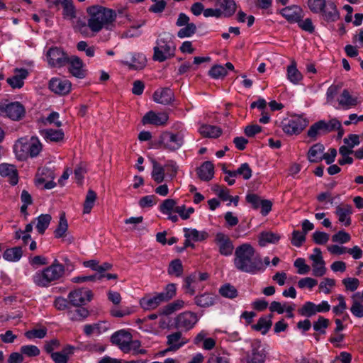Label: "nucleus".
Segmentation results:
<instances>
[{
	"label": "nucleus",
	"mask_w": 363,
	"mask_h": 363,
	"mask_svg": "<svg viewBox=\"0 0 363 363\" xmlns=\"http://www.w3.org/2000/svg\"><path fill=\"white\" fill-rule=\"evenodd\" d=\"M233 262L237 269L251 274L263 272L265 269L260 255L249 243L236 247Z\"/></svg>",
	"instance_id": "obj_1"
},
{
	"label": "nucleus",
	"mask_w": 363,
	"mask_h": 363,
	"mask_svg": "<svg viewBox=\"0 0 363 363\" xmlns=\"http://www.w3.org/2000/svg\"><path fill=\"white\" fill-rule=\"evenodd\" d=\"M87 12L90 16L88 26L93 32H99L103 28L111 29L116 18L114 10L99 5L88 8Z\"/></svg>",
	"instance_id": "obj_2"
},
{
	"label": "nucleus",
	"mask_w": 363,
	"mask_h": 363,
	"mask_svg": "<svg viewBox=\"0 0 363 363\" xmlns=\"http://www.w3.org/2000/svg\"><path fill=\"white\" fill-rule=\"evenodd\" d=\"M65 266L55 259L51 265L38 271L33 277V282L38 286L47 287L52 282L60 280L65 274Z\"/></svg>",
	"instance_id": "obj_3"
},
{
	"label": "nucleus",
	"mask_w": 363,
	"mask_h": 363,
	"mask_svg": "<svg viewBox=\"0 0 363 363\" xmlns=\"http://www.w3.org/2000/svg\"><path fill=\"white\" fill-rule=\"evenodd\" d=\"M153 60L162 62L174 55L176 46L171 34L164 33L156 40L154 47Z\"/></svg>",
	"instance_id": "obj_4"
},
{
	"label": "nucleus",
	"mask_w": 363,
	"mask_h": 363,
	"mask_svg": "<svg viewBox=\"0 0 363 363\" xmlns=\"http://www.w3.org/2000/svg\"><path fill=\"white\" fill-rule=\"evenodd\" d=\"M176 284H169L161 293H157L153 296H146L140 299L141 307L147 311L153 310L162 303L167 302L176 295Z\"/></svg>",
	"instance_id": "obj_5"
},
{
	"label": "nucleus",
	"mask_w": 363,
	"mask_h": 363,
	"mask_svg": "<svg viewBox=\"0 0 363 363\" xmlns=\"http://www.w3.org/2000/svg\"><path fill=\"white\" fill-rule=\"evenodd\" d=\"M184 144V137L182 133L164 132L160 136L158 145L160 147L170 152L179 150Z\"/></svg>",
	"instance_id": "obj_6"
},
{
	"label": "nucleus",
	"mask_w": 363,
	"mask_h": 363,
	"mask_svg": "<svg viewBox=\"0 0 363 363\" xmlns=\"http://www.w3.org/2000/svg\"><path fill=\"white\" fill-rule=\"evenodd\" d=\"M308 121L301 116L285 119L281 122L283 131L289 135H298L306 127Z\"/></svg>",
	"instance_id": "obj_7"
},
{
	"label": "nucleus",
	"mask_w": 363,
	"mask_h": 363,
	"mask_svg": "<svg viewBox=\"0 0 363 363\" xmlns=\"http://www.w3.org/2000/svg\"><path fill=\"white\" fill-rule=\"evenodd\" d=\"M67 298L72 306L79 307L91 301L93 293L90 289L79 288L70 291Z\"/></svg>",
	"instance_id": "obj_8"
},
{
	"label": "nucleus",
	"mask_w": 363,
	"mask_h": 363,
	"mask_svg": "<svg viewBox=\"0 0 363 363\" xmlns=\"http://www.w3.org/2000/svg\"><path fill=\"white\" fill-rule=\"evenodd\" d=\"M47 60L51 67H62L68 62L67 55L60 48L52 47L47 52Z\"/></svg>",
	"instance_id": "obj_9"
},
{
	"label": "nucleus",
	"mask_w": 363,
	"mask_h": 363,
	"mask_svg": "<svg viewBox=\"0 0 363 363\" xmlns=\"http://www.w3.org/2000/svg\"><path fill=\"white\" fill-rule=\"evenodd\" d=\"M266 358V352L258 340H255L251 343V350L246 355L247 363H264Z\"/></svg>",
	"instance_id": "obj_10"
},
{
	"label": "nucleus",
	"mask_w": 363,
	"mask_h": 363,
	"mask_svg": "<svg viewBox=\"0 0 363 363\" xmlns=\"http://www.w3.org/2000/svg\"><path fill=\"white\" fill-rule=\"evenodd\" d=\"M196 313L191 311H185L179 314L175 318V327L188 331L194 328L198 322Z\"/></svg>",
	"instance_id": "obj_11"
},
{
	"label": "nucleus",
	"mask_w": 363,
	"mask_h": 363,
	"mask_svg": "<svg viewBox=\"0 0 363 363\" xmlns=\"http://www.w3.org/2000/svg\"><path fill=\"white\" fill-rule=\"evenodd\" d=\"M25 108L19 102L3 104V116H6L13 121H19L25 116Z\"/></svg>",
	"instance_id": "obj_12"
},
{
	"label": "nucleus",
	"mask_w": 363,
	"mask_h": 363,
	"mask_svg": "<svg viewBox=\"0 0 363 363\" xmlns=\"http://www.w3.org/2000/svg\"><path fill=\"white\" fill-rule=\"evenodd\" d=\"M215 242L220 255L228 257L233 254L234 246L227 235L223 233H218L216 235Z\"/></svg>",
	"instance_id": "obj_13"
},
{
	"label": "nucleus",
	"mask_w": 363,
	"mask_h": 363,
	"mask_svg": "<svg viewBox=\"0 0 363 363\" xmlns=\"http://www.w3.org/2000/svg\"><path fill=\"white\" fill-rule=\"evenodd\" d=\"M189 342V340L182 337L180 331L172 333L167 337V345L168 347L163 352H175Z\"/></svg>",
	"instance_id": "obj_14"
},
{
	"label": "nucleus",
	"mask_w": 363,
	"mask_h": 363,
	"mask_svg": "<svg viewBox=\"0 0 363 363\" xmlns=\"http://www.w3.org/2000/svg\"><path fill=\"white\" fill-rule=\"evenodd\" d=\"M72 84L68 79L52 78L49 82V89L54 93L60 95H66L69 93Z\"/></svg>",
	"instance_id": "obj_15"
},
{
	"label": "nucleus",
	"mask_w": 363,
	"mask_h": 363,
	"mask_svg": "<svg viewBox=\"0 0 363 363\" xmlns=\"http://www.w3.org/2000/svg\"><path fill=\"white\" fill-rule=\"evenodd\" d=\"M69 72L77 78L83 79L86 76L83 61L77 56L68 57Z\"/></svg>",
	"instance_id": "obj_16"
},
{
	"label": "nucleus",
	"mask_w": 363,
	"mask_h": 363,
	"mask_svg": "<svg viewBox=\"0 0 363 363\" xmlns=\"http://www.w3.org/2000/svg\"><path fill=\"white\" fill-rule=\"evenodd\" d=\"M168 118V115L166 113H156L150 111L143 117L142 123L143 125L151 124L156 126H162L167 123Z\"/></svg>",
	"instance_id": "obj_17"
},
{
	"label": "nucleus",
	"mask_w": 363,
	"mask_h": 363,
	"mask_svg": "<svg viewBox=\"0 0 363 363\" xmlns=\"http://www.w3.org/2000/svg\"><path fill=\"white\" fill-rule=\"evenodd\" d=\"M335 215L338 221L344 226L348 227L352 223L351 215L352 214V207L350 204H340L336 207Z\"/></svg>",
	"instance_id": "obj_18"
},
{
	"label": "nucleus",
	"mask_w": 363,
	"mask_h": 363,
	"mask_svg": "<svg viewBox=\"0 0 363 363\" xmlns=\"http://www.w3.org/2000/svg\"><path fill=\"white\" fill-rule=\"evenodd\" d=\"M174 99L173 91L169 88H162L156 90L153 94V100L163 105L170 104Z\"/></svg>",
	"instance_id": "obj_19"
},
{
	"label": "nucleus",
	"mask_w": 363,
	"mask_h": 363,
	"mask_svg": "<svg viewBox=\"0 0 363 363\" xmlns=\"http://www.w3.org/2000/svg\"><path fill=\"white\" fill-rule=\"evenodd\" d=\"M129 338H132L131 334L124 330H121L111 335V341L123 352V350H127Z\"/></svg>",
	"instance_id": "obj_20"
},
{
	"label": "nucleus",
	"mask_w": 363,
	"mask_h": 363,
	"mask_svg": "<svg viewBox=\"0 0 363 363\" xmlns=\"http://www.w3.org/2000/svg\"><path fill=\"white\" fill-rule=\"evenodd\" d=\"M302 9L296 5L286 6L280 11V13L289 22L294 23L303 18Z\"/></svg>",
	"instance_id": "obj_21"
},
{
	"label": "nucleus",
	"mask_w": 363,
	"mask_h": 363,
	"mask_svg": "<svg viewBox=\"0 0 363 363\" xmlns=\"http://www.w3.org/2000/svg\"><path fill=\"white\" fill-rule=\"evenodd\" d=\"M110 328V323L106 321H99L94 324H86L84 326V333L86 336L93 334L100 335Z\"/></svg>",
	"instance_id": "obj_22"
},
{
	"label": "nucleus",
	"mask_w": 363,
	"mask_h": 363,
	"mask_svg": "<svg viewBox=\"0 0 363 363\" xmlns=\"http://www.w3.org/2000/svg\"><path fill=\"white\" fill-rule=\"evenodd\" d=\"M0 174L4 177H9L11 185L17 184L18 182V171L13 164L2 163L0 164Z\"/></svg>",
	"instance_id": "obj_23"
},
{
	"label": "nucleus",
	"mask_w": 363,
	"mask_h": 363,
	"mask_svg": "<svg viewBox=\"0 0 363 363\" xmlns=\"http://www.w3.org/2000/svg\"><path fill=\"white\" fill-rule=\"evenodd\" d=\"M16 74L7 79V83L13 89H20L23 84V80L28 77V72L26 69H16Z\"/></svg>",
	"instance_id": "obj_24"
},
{
	"label": "nucleus",
	"mask_w": 363,
	"mask_h": 363,
	"mask_svg": "<svg viewBox=\"0 0 363 363\" xmlns=\"http://www.w3.org/2000/svg\"><path fill=\"white\" fill-rule=\"evenodd\" d=\"M320 13H322L324 19L327 21H336L340 18L337 6L333 1L326 2Z\"/></svg>",
	"instance_id": "obj_25"
},
{
	"label": "nucleus",
	"mask_w": 363,
	"mask_h": 363,
	"mask_svg": "<svg viewBox=\"0 0 363 363\" xmlns=\"http://www.w3.org/2000/svg\"><path fill=\"white\" fill-rule=\"evenodd\" d=\"M216 6L221 11V16H231L236 11V4L233 0H216Z\"/></svg>",
	"instance_id": "obj_26"
},
{
	"label": "nucleus",
	"mask_w": 363,
	"mask_h": 363,
	"mask_svg": "<svg viewBox=\"0 0 363 363\" xmlns=\"http://www.w3.org/2000/svg\"><path fill=\"white\" fill-rule=\"evenodd\" d=\"M216 296L212 293L205 292L194 297V303L201 308H208L214 305Z\"/></svg>",
	"instance_id": "obj_27"
},
{
	"label": "nucleus",
	"mask_w": 363,
	"mask_h": 363,
	"mask_svg": "<svg viewBox=\"0 0 363 363\" xmlns=\"http://www.w3.org/2000/svg\"><path fill=\"white\" fill-rule=\"evenodd\" d=\"M324 150V145L320 143L312 145L307 154L308 161L311 163H318L322 161Z\"/></svg>",
	"instance_id": "obj_28"
},
{
	"label": "nucleus",
	"mask_w": 363,
	"mask_h": 363,
	"mask_svg": "<svg viewBox=\"0 0 363 363\" xmlns=\"http://www.w3.org/2000/svg\"><path fill=\"white\" fill-rule=\"evenodd\" d=\"M28 147V143L26 138H20L15 143L13 150L19 160H24L28 158L29 156Z\"/></svg>",
	"instance_id": "obj_29"
},
{
	"label": "nucleus",
	"mask_w": 363,
	"mask_h": 363,
	"mask_svg": "<svg viewBox=\"0 0 363 363\" xmlns=\"http://www.w3.org/2000/svg\"><path fill=\"white\" fill-rule=\"evenodd\" d=\"M197 174L200 179L210 181L214 175V165L210 161L204 162L197 169Z\"/></svg>",
	"instance_id": "obj_30"
},
{
	"label": "nucleus",
	"mask_w": 363,
	"mask_h": 363,
	"mask_svg": "<svg viewBox=\"0 0 363 363\" xmlns=\"http://www.w3.org/2000/svg\"><path fill=\"white\" fill-rule=\"evenodd\" d=\"M40 134L45 140L55 143L62 141L65 136L64 132L61 129H43L40 130Z\"/></svg>",
	"instance_id": "obj_31"
},
{
	"label": "nucleus",
	"mask_w": 363,
	"mask_h": 363,
	"mask_svg": "<svg viewBox=\"0 0 363 363\" xmlns=\"http://www.w3.org/2000/svg\"><path fill=\"white\" fill-rule=\"evenodd\" d=\"M339 105L344 109H350L357 106L358 101L357 97H353L347 89H344L338 99Z\"/></svg>",
	"instance_id": "obj_32"
},
{
	"label": "nucleus",
	"mask_w": 363,
	"mask_h": 363,
	"mask_svg": "<svg viewBox=\"0 0 363 363\" xmlns=\"http://www.w3.org/2000/svg\"><path fill=\"white\" fill-rule=\"evenodd\" d=\"M280 238L281 236L278 233L270 231L262 232L259 236V245L264 247L269 243L275 244L279 241Z\"/></svg>",
	"instance_id": "obj_33"
},
{
	"label": "nucleus",
	"mask_w": 363,
	"mask_h": 363,
	"mask_svg": "<svg viewBox=\"0 0 363 363\" xmlns=\"http://www.w3.org/2000/svg\"><path fill=\"white\" fill-rule=\"evenodd\" d=\"M272 314H270L268 316L259 318L257 323L252 325V329L256 331H260L262 334L265 335L272 325Z\"/></svg>",
	"instance_id": "obj_34"
},
{
	"label": "nucleus",
	"mask_w": 363,
	"mask_h": 363,
	"mask_svg": "<svg viewBox=\"0 0 363 363\" xmlns=\"http://www.w3.org/2000/svg\"><path fill=\"white\" fill-rule=\"evenodd\" d=\"M252 171L247 163H242L237 170L225 172V174L232 177L241 176L245 180H248L252 177Z\"/></svg>",
	"instance_id": "obj_35"
},
{
	"label": "nucleus",
	"mask_w": 363,
	"mask_h": 363,
	"mask_svg": "<svg viewBox=\"0 0 363 363\" xmlns=\"http://www.w3.org/2000/svg\"><path fill=\"white\" fill-rule=\"evenodd\" d=\"M199 131L203 137L211 138H218L222 133V130L219 127L206 124L202 125Z\"/></svg>",
	"instance_id": "obj_36"
},
{
	"label": "nucleus",
	"mask_w": 363,
	"mask_h": 363,
	"mask_svg": "<svg viewBox=\"0 0 363 363\" xmlns=\"http://www.w3.org/2000/svg\"><path fill=\"white\" fill-rule=\"evenodd\" d=\"M325 134L327 133H325L324 120H320L313 123L307 132L308 136L312 140H315L318 136Z\"/></svg>",
	"instance_id": "obj_37"
},
{
	"label": "nucleus",
	"mask_w": 363,
	"mask_h": 363,
	"mask_svg": "<svg viewBox=\"0 0 363 363\" xmlns=\"http://www.w3.org/2000/svg\"><path fill=\"white\" fill-rule=\"evenodd\" d=\"M184 237L191 238L194 242L205 240L208 235L206 231H199L196 229L184 228Z\"/></svg>",
	"instance_id": "obj_38"
},
{
	"label": "nucleus",
	"mask_w": 363,
	"mask_h": 363,
	"mask_svg": "<svg viewBox=\"0 0 363 363\" xmlns=\"http://www.w3.org/2000/svg\"><path fill=\"white\" fill-rule=\"evenodd\" d=\"M22 255L23 251L21 247H14L6 249L3 254V258L6 261L15 262L21 258Z\"/></svg>",
	"instance_id": "obj_39"
},
{
	"label": "nucleus",
	"mask_w": 363,
	"mask_h": 363,
	"mask_svg": "<svg viewBox=\"0 0 363 363\" xmlns=\"http://www.w3.org/2000/svg\"><path fill=\"white\" fill-rule=\"evenodd\" d=\"M123 63L128 65L130 69L138 70L143 69L145 66L146 59L143 55L134 54L132 57L131 62H123Z\"/></svg>",
	"instance_id": "obj_40"
},
{
	"label": "nucleus",
	"mask_w": 363,
	"mask_h": 363,
	"mask_svg": "<svg viewBox=\"0 0 363 363\" xmlns=\"http://www.w3.org/2000/svg\"><path fill=\"white\" fill-rule=\"evenodd\" d=\"M351 298L352 301L350 308L351 313L357 318H363V304L358 301L360 298V294L359 292L355 293Z\"/></svg>",
	"instance_id": "obj_41"
},
{
	"label": "nucleus",
	"mask_w": 363,
	"mask_h": 363,
	"mask_svg": "<svg viewBox=\"0 0 363 363\" xmlns=\"http://www.w3.org/2000/svg\"><path fill=\"white\" fill-rule=\"evenodd\" d=\"M62 6V15L66 19L72 20L76 18V9L72 0H64L60 4Z\"/></svg>",
	"instance_id": "obj_42"
},
{
	"label": "nucleus",
	"mask_w": 363,
	"mask_h": 363,
	"mask_svg": "<svg viewBox=\"0 0 363 363\" xmlns=\"http://www.w3.org/2000/svg\"><path fill=\"white\" fill-rule=\"evenodd\" d=\"M68 230V223L65 217V213L62 212L60 216V221L54 235L56 238H62L65 237L66 233Z\"/></svg>",
	"instance_id": "obj_43"
},
{
	"label": "nucleus",
	"mask_w": 363,
	"mask_h": 363,
	"mask_svg": "<svg viewBox=\"0 0 363 363\" xmlns=\"http://www.w3.org/2000/svg\"><path fill=\"white\" fill-rule=\"evenodd\" d=\"M69 318L73 321H82L89 315V311L84 307H77L75 310L69 311Z\"/></svg>",
	"instance_id": "obj_44"
},
{
	"label": "nucleus",
	"mask_w": 363,
	"mask_h": 363,
	"mask_svg": "<svg viewBox=\"0 0 363 363\" xmlns=\"http://www.w3.org/2000/svg\"><path fill=\"white\" fill-rule=\"evenodd\" d=\"M96 198L97 195L94 191L89 189L87 191L83 206V213L84 214H87L91 212L92 208L94 206Z\"/></svg>",
	"instance_id": "obj_45"
},
{
	"label": "nucleus",
	"mask_w": 363,
	"mask_h": 363,
	"mask_svg": "<svg viewBox=\"0 0 363 363\" xmlns=\"http://www.w3.org/2000/svg\"><path fill=\"white\" fill-rule=\"evenodd\" d=\"M52 217L50 214H41L37 218L36 229L39 234H43L48 228Z\"/></svg>",
	"instance_id": "obj_46"
},
{
	"label": "nucleus",
	"mask_w": 363,
	"mask_h": 363,
	"mask_svg": "<svg viewBox=\"0 0 363 363\" xmlns=\"http://www.w3.org/2000/svg\"><path fill=\"white\" fill-rule=\"evenodd\" d=\"M287 77L294 84L299 83L303 78L301 73L297 69L294 62L287 67Z\"/></svg>",
	"instance_id": "obj_47"
},
{
	"label": "nucleus",
	"mask_w": 363,
	"mask_h": 363,
	"mask_svg": "<svg viewBox=\"0 0 363 363\" xmlns=\"http://www.w3.org/2000/svg\"><path fill=\"white\" fill-rule=\"evenodd\" d=\"M219 294L225 298H234L238 295L236 288L229 283L225 284L219 289Z\"/></svg>",
	"instance_id": "obj_48"
},
{
	"label": "nucleus",
	"mask_w": 363,
	"mask_h": 363,
	"mask_svg": "<svg viewBox=\"0 0 363 363\" xmlns=\"http://www.w3.org/2000/svg\"><path fill=\"white\" fill-rule=\"evenodd\" d=\"M28 155L30 157H35L39 155L42 150V144L37 137L33 136L28 143Z\"/></svg>",
	"instance_id": "obj_49"
},
{
	"label": "nucleus",
	"mask_w": 363,
	"mask_h": 363,
	"mask_svg": "<svg viewBox=\"0 0 363 363\" xmlns=\"http://www.w3.org/2000/svg\"><path fill=\"white\" fill-rule=\"evenodd\" d=\"M168 274L179 277L183 274V265L179 259L172 260L168 267Z\"/></svg>",
	"instance_id": "obj_50"
},
{
	"label": "nucleus",
	"mask_w": 363,
	"mask_h": 363,
	"mask_svg": "<svg viewBox=\"0 0 363 363\" xmlns=\"http://www.w3.org/2000/svg\"><path fill=\"white\" fill-rule=\"evenodd\" d=\"M152 177L157 184L162 183L164 179V167L161 166L155 161L153 162Z\"/></svg>",
	"instance_id": "obj_51"
},
{
	"label": "nucleus",
	"mask_w": 363,
	"mask_h": 363,
	"mask_svg": "<svg viewBox=\"0 0 363 363\" xmlns=\"http://www.w3.org/2000/svg\"><path fill=\"white\" fill-rule=\"evenodd\" d=\"M330 325V320L323 316H319L318 320L313 322V330L320 334L324 335L326 333V329Z\"/></svg>",
	"instance_id": "obj_52"
},
{
	"label": "nucleus",
	"mask_w": 363,
	"mask_h": 363,
	"mask_svg": "<svg viewBox=\"0 0 363 363\" xmlns=\"http://www.w3.org/2000/svg\"><path fill=\"white\" fill-rule=\"evenodd\" d=\"M141 343L139 340H133L132 338H129V341L127 344V350H123L124 353H129L133 352V354H145L146 350L145 349H140Z\"/></svg>",
	"instance_id": "obj_53"
},
{
	"label": "nucleus",
	"mask_w": 363,
	"mask_h": 363,
	"mask_svg": "<svg viewBox=\"0 0 363 363\" xmlns=\"http://www.w3.org/2000/svg\"><path fill=\"white\" fill-rule=\"evenodd\" d=\"M315 308L316 304L307 301L298 310V313L303 316L311 317L317 313Z\"/></svg>",
	"instance_id": "obj_54"
},
{
	"label": "nucleus",
	"mask_w": 363,
	"mask_h": 363,
	"mask_svg": "<svg viewBox=\"0 0 363 363\" xmlns=\"http://www.w3.org/2000/svg\"><path fill=\"white\" fill-rule=\"evenodd\" d=\"M326 2V0H308V6L313 13H320Z\"/></svg>",
	"instance_id": "obj_55"
},
{
	"label": "nucleus",
	"mask_w": 363,
	"mask_h": 363,
	"mask_svg": "<svg viewBox=\"0 0 363 363\" xmlns=\"http://www.w3.org/2000/svg\"><path fill=\"white\" fill-rule=\"evenodd\" d=\"M196 31V26L194 23H190L185 26L183 28H181L177 33V35L180 38L190 37L194 35Z\"/></svg>",
	"instance_id": "obj_56"
},
{
	"label": "nucleus",
	"mask_w": 363,
	"mask_h": 363,
	"mask_svg": "<svg viewBox=\"0 0 363 363\" xmlns=\"http://www.w3.org/2000/svg\"><path fill=\"white\" fill-rule=\"evenodd\" d=\"M176 204L175 200L172 199H166L160 205V211L164 214H170L172 211L174 212V208L177 207Z\"/></svg>",
	"instance_id": "obj_57"
},
{
	"label": "nucleus",
	"mask_w": 363,
	"mask_h": 363,
	"mask_svg": "<svg viewBox=\"0 0 363 363\" xmlns=\"http://www.w3.org/2000/svg\"><path fill=\"white\" fill-rule=\"evenodd\" d=\"M79 51L85 52L87 57H92L95 55V47L89 46L86 41H79L77 45Z\"/></svg>",
	"instance_id": "obj_58"
},
{
	"label": "nucleus",
	"mask_w": 363,
	"mask_h": 363,
	"mask_svg": "<svg viewBox=\"0 0 363 363\" xmlns=\"http://www.w3.org/2000/svg\"><path fill=\"white\" fill-rule=\"evenodd\" d=\"M350 240V235L344 230H340L332 236L333 242L341 244L347 243Z\"/></svg>",
	"instance_id": "obj_59"
},
{
	"label": "nucleus",
	"mask_w": 363,
	"mask_h": 363,
	"mask_svg": "<svg viewBox=\"0 0 363 363\" xmlns=\"http://www.w3.org/2000/svg\"><path fill=\"white\" fill-rule=\"evenodd\" d=\"M306 240V235L298 230H294L292 233L291 244L297 247H300Z\"/></svg>",
	"instance_id": "obj_60"
},
{
	"label": "nucleus",
	"mask_w": 363,
	"mask_h": 363,
	"mask_svg": "<svg viewBox=\"0 0 363 363\" xmlns=\"http://www.w3.org/2000/svg\"><path fill=\"white\" fill-rule=\"evenodd\" d=\"M211 77L215 79L223 77L227 74L225 67L222 65H214L208 72Z\"/></svg>",
	"instance_id": "obj_61"
},
{
	"label": "nucleus",
	"mask_w": 363,
	"mask_h": 363,
	"mask_svg": "<svg viewBox=\"0 0 363 363\" xmlns=\"http://www.w3.org/2000/svg\"><path fill=\"white\" fill-rule=\"evenodd\" d=\"M213 191L217 194L219 198L223 201H227L230 200V191L225 186H220L218 185L215 186L213 188Z\"/></svg>",
	"instance_id": "obj_62"
},
{
	"label": "nucleus",
	"mask_w": 363,
	"mask_h": 363,
	"mask_svg": "<svg viewBox=\"0 0 363 363\" xmlns=\"http://www.w3.org/2000/svg\"><path fill=\"white\" fill-rule=\"evenodd\" d=\"M152 1L155 4L149 8L150 12L160 13L164 11L167 6V2L164 0H152Z\"/></svg>",
	"instance_id": "obj_63"
},
{
	"label": "nucleus",
	"mask_w": 363,
	"mask_h": 363,
	"mask_svg": "<svg viewBox=\"0 0 363 363\" xmlns=\"http://www.w3.org/2000/svg\"><path fill=\"white\" fill-rule=\"evenodd\" d=\"M313 240L318 245H324L329 240V235L321 231H315L313 234Z\"/></svg>",
	"instance_id": "obj_64"
}]
</instances>
